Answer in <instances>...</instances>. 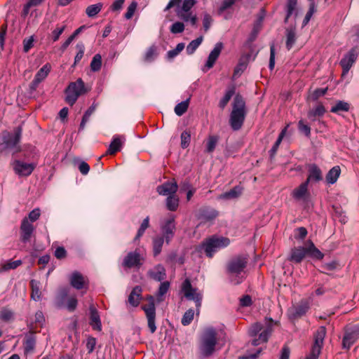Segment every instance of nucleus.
Instances as JSON below:
<instances>
[{
  "label": "nucleus",
  "instance_id": "obj_56",
  "mask_svg": "<svg viewBox=\"0 0 359 359\" xmlns=\"http://www.w3.org/2000/svg\"><path fill=\"white\" fill-rule=\"evenodd\" d=\"M194 311L191 309L187 310L182 316L181 323L183 325H189L194 319Z\"/></svg>",
  "mask_w": 359,
  "mask_h": 359
},
{
  "label": "nucleus",
  "instance_id": "obj_40",
  "mask_svg": "<svg viewBox=\"0 0 359 359\" xmlns=\"http://www.w3.org/2000/svg\"><path fill=\"white\" fill-rule=\"evenodd\" d=\"M248 64V59H246L245 57H241L237 65L234 69L233 76L234 78L240 76L241 74L246 69Z\"/></svg>",
  "mask_w": 359,
  "mask_h": 359
},
{
  "label": "nucleus",
  "instance_id": "obj_62",
  "mask_svg": "<svg viewBox=\"0 0 359 359\" xmlns=\"http://www.w3.org/2000/svg\"><path fill=\"white\" fill-rule=\"evenodd\" d=\"M40 215H41V210L39 208H34V210H32L28 215V221L29 220V222L32 223V222H36V220L39 219V218L40 217Z\"/></svg>",
  "mask_w": 359,
  "mask_h": 359
},
{
  "label": "nucleus",
  "instance_id": "obj_2",
  "mask_svg": "<svg viewBox=\"0 0 359 359\" xmlns=\"http://www.w3.org/2000/svg\"><path fill=\"white\" fill-rule=\"evenodd\" d=\"M306 256L313 259L322 260L325 255L316 247L311 240H308L305 246L292 248L287 259L294 264H299Z\"/></svg>",
  "mask_w": 359,
  "mask_h": 359
},
{
  "label": "nucleus",
  "instance_id": "obj_14",
  "mask_svg": "<svg viewBox=\"0 0 359 359\" xmlns=\"http://www.w3.org/2000/svg\"><path fill=\"white\" fill-rule=\"evenodd\" d=\"M359 54V48L353 47L341 60L339 64L343 69V75L348 72Z\"/></svg>",
  "mask_w": 359,
  "mask_h": 359
},
{
  "label": "nucleus",
  "instance_id": "obj_52",
  "mask_svg": "<svg viewBox=\"0 0 359 359\" xmlns=\"http://www.w3.org/2000/svg\"><path fill=\"white\" fill-rule=\"evenodd\" d=\"M102 67V56L100 54H96L93 57L90 62V69L93 72H98Z\"/></svg>",
  "mask_w": 359,
  "mask_h": 359
},
{
  "label": "nucleus",
  "instance_id": "obj_41",
  "mask_svg": "<svg viewBox=\"0 0 359 359\" xmlns=\"http://www.w3.org/2000/svg\"><path fill=\"white\" fill-rule=\"evenodd\" d=\"M158 55V48L155 44L151 45L146 51L144 60L147 62H151Z\"/></svg>",
  "mask_w": 359,
  "mask_h": 359
},
{
  "label": "nucleus",
  "instance_id": "obj_6",
  "mask_svg": "<svg viewBox=\"0 0 359 359\" xmlns=\"http://www.w3.org/2000/svg\"><path fill=\"white\" fill-rule=\"evenodd\" d=\"M230 244V240L226 237L212 236L205 239L198 248L197 251H204L205 255L212 258L218 250L227 247Z\"/></svg>",
  "mask_w": 359,
  "mask_h": 359
},
{
  "label": "nucleus",
  "instance_id": "obj_44",
  "mask_svg": "<svg viewBox=\"0 0 359 359\" xmlns=\"http://www.w3.org/2000/svg\"><path fill=\"white\" fill-rule=\"evenodd\" d=\"M50 65L47 63L44 65L35 74L34 79L41 82L43 81L48 75L50 71Z\"/></svg>",
  "mask_w": 359,
  "mask_h": 359
},
{
  "label": "nucleus",
  "instance_id": "obj_23",
  "mask_svg": "<svg viewBox=\"0 0 359 359\" xmlns=\"http://www.w3.org/2000/svg\"><path fill=\"white\" fill-rule=\"evenodd\" d=\"M219 215L217 210L210 207H203L198 211V219L207 222H212Z\"/></svg>",
  "mask_w": 359,
  "mask_h": 359
},
{
  "label": "nucleus",
  "instance_id": "obj_59",
  "mask_svg": "<svg viewBox=\"0 0 359 359\" xmlns=\"http://www.w3.org/2000/svg\"><path fill=\"white\" fill-rule=\"evenodd\" d=\"M170 30L172 34L182 33L184 30V25L181 22H176L171 25Z\"/></svg>",
  "mask_w": 359,
  "mask_h": 359
},
{
  "label": "nucleus",
  "instance_id": "obj_34",
  "mask_svg": "<svg viewBox=\"0 0 359 359\" xmlns=\"http://www.w3.org/2000/svg\"><path fill=\"white\" fill-rule=\"evenodd\" d=\"M179 202L180 199L176 194L168 196L165 199L166 208L172 212L176 211L179 207Z\"/></svg>",
  "mask_w": 359,
  "mask_h": 359
},
{
  "label": "nucleus",
  "instance_id": "obj_45",
  "mask_svg": "<svg viewBox=\"0 0 359 359\" xmlns=\"http://www.w3.org/2000/svg\"><path fill=\"white\" fill-rule=\"evenodd\" d=\"M297 5V0H287L286 4V16L284 22L287 23L290 17L294 13Z\"/></svg>",
  "mask_w": 359,
  "mask_h": 359
},
{
  "label": "nucleus",
  "instance_id": "obj_29",
  "mask_svg": "<svg viewBox=\"0 0 359 359\" xmlns=\"http://www.w3.org/2000/svg\"><path fill=\"white\" fill-rule=\"evenodd\" d=\"M264 19V15H260L254 24L252 30L251 31L246 43L251 44L257 37V35L261 29L262 23Z\"/></svg>",
  "mask_w": 359,
  "mask_h": 359
},
{
  "label": "nucleus",
  "instance_id": "obj_43",
  "mask_svg": "<svg viewBox=\"0 0 359 359\" xmlns=\"http://www.w3.org/2000/svg\"><path fill=\"white\" fill-rule=\"evenodd\" d=\"M242 191V187L236 186L231 189H230L229 191H226L224 194H223L222 198L226 199L236 198L241 195Z\"/></svg>",
  "mask_w": 359,
  "mask_h": 359
},
{
  "label": "nucleus",
  "instance_id": "obj_61",
  "mask_svg": "<svg viewBox=\"0 0 359 359\" xmlns=\"http://www.w3.org/2000/svg\"><path fill=\"white\" fill-rule=\"evenodd\" d=\"M67 252L65 248L62 246L57 247L54 252V256L57 259H63L67 257Z\"/></svg>",
  "mask_w": 359,
  "mask_h": 359
},
{
  "label": "nucleus",
  "instance_id": "obj_24",
  "mask_svg": "<svg viewBox=\"0 0 359 359\" xmlns=\"http://www.w3.org/2000/svg\"><path fill=\"white\" fill-rule=\"evenodd\" d=\"M36 337L32 332H27L25 334V340L23 341L24 353L27 355L34 351L36 347Z\"/></svg>",
  "mask_w": 359,
  "mask_h": 359
},
{
  "label": "nucleus",
  "instance_id": "obj_17",
  "mask_svg": "<svg viewBox=\"0 0 359 359\" xmlns=\"http://www.w3.org/2000/svg\"><path fill=\"white\" fill-rule=\"evenodd\" d=\"M310 308L306 299H302L296 306L289 309V316L292 319H297L304 316Z\"/></svg>",
  "mask_w": 359,
  "mask_h": 359
},
{
  "label": "nucleus",
  "instance_id": "obj_26",
  "mask_svg": "<svg viewBox=\"0 0 359 359\" xmlns=\"http://www.w3.org/2000/svg\"><path fill=\"white\" fill-rule=\"evenodd\" d=\"M142 288L137 285L133 287L130 294L128 296V303L133 307H137L140 304V302L142 299Z\"/></svg>",
  "mask_w": 359,
  "mask_h": 359
},
{
  "label": "nucleus",
  "instance_id": "obj_27",
  "mask_svg": "<svg viewBox=\"0 0 359 359\" xmlns=\"http://www.w3.org/2000/svg\"><path fill=\"white\" fill-rule=\"evenodd\" d=\"M90 325L93 327L94 330L101 331L102 330V323L100 318V315L95 308L93 306L90 307Z\"/></svg>",
  "mask_w": 359,
  "mask_h": 359
},
{
  "label": "nucleus",
  "instance_id": "obj_9",
  "mask_svg": "<svg viewBox=\"0 0 359 359\" xmlns=\"http://www.w3.org/2000/svg\"><path fill=\"white\" fill-rule=\"evenodd\" d=\"M182 290L184 292V297L189 300L194 301L196 306L197 313H199V308L201 306L203 295L196 292L197 289L192 287L191 281L189 278H186L182 283Z\"/></svg>",
  "mask_w": 359,
  "mask_h": 359
},
{
  "label": "nucleus",
  "instance_id": "obj_15",
  "mask_svg": "<svg viewBox=\"0 0 359 359\" xmlns=\"http://www.w3.org/2000/svg\"><path fill=\"white\" fill-rule=\"evenodd\" d=\"M20 241L22 243H27L30 242L32 237L34 236V226L29 221H28L27 217L22 219L20 226Z\"/></svg>",
  "mask_w": 359,
  "mask_h": 359
},
{
  "label": "nucleus",
  "instance_id": "obj_55",
  "mask_svg": "<svg viewBox=\"0 0 359 359\" xmlns=\"http://www.w3.org/2000/svg\"><path fill=\"white\" fill-rule=\"evenodd\" d=\"M297 127L299 131L306 137H309L311 136V127L306 124L304 120L301 119L298 121Z\"/></svg>",
  "mask_w": 359,
  "mask_h": 359
},
{
  "label": "nucleus",
  "instance_id": "obj_64",
  "mask_svg": "<svg viewBox=\"0 0 359 359\" xmlns=\"http://www.w3.org/2000/svg\"><path fill=\"white\" fill-rule=\"evenodd\" d=\"M327 88L316 89L311 95L312 100L316 101L320 97L325 95L327 92Z\"/></svg>",
  "mask_w": 359,
  "mask_h": 359
},
{
  "label": "nucleus",
  "instance_id": "obj_5",
  "mask_svg": "<svg viewBox=\"0 0 359 359\" xmlns=\"http://www.w3.org/2000/svg\"><path fill=\"white\" fill-rule=\"evenodd\" d=\"M246 115L245 102L240 94H237L233 103V109L230 114L229 123L233 130L241 128Z\"/></svg>",
  "mask_w": 359,
  "mask_h": 359
},
{
  "label": "nucleus",
  "instance_id": "obj_50",
  "mask_svg": "<svg viewBox=\"0 0 359 359\" xmlns=\"http://www.w3.org/2000/svg\"><path fill=\"white\" fill-rule=\"evenodd\" d=\"M149 226V217L147 216L144 218L137 230V233L135 237V241L139 240L144 233L146 229Z\"/></svg>",
  "mask_w": 359,
  "mask_h": 359
},
{
  "label": "nucleus",
  "instance_id": "obj_32",
  "mask_svg": "<svg viewBox=\"0 0 359 359\" xmlns=\"http://www.w3.org/2000/svg\"><path fill=\"white\" fill-rule=\"evenodd\" d=\"M29 284H30V287H31V290H32L31 298L36 302L39 301L41 299V292L40 290V286H41L40 282L35 279H32L30 280Z\"/></svg>",
  "mask_w": 359,
  "mask_h": 359
},
{
  "label": "nucleus",
  "instance_id": "obj_33",
  "mask_svg": "<svg viewBox=\"0 0 359 359\" xmlns=\"http://www.w3.org/2000/svg\"><path fill=\"white\" fill-rule=\"evenodd\" d=\"M341 173V168L339 165L334 166L326 175L325 179L328 184H333L339 178Z\"/></svg>",
  "mask_w": 359,
  "mask_h": 359
},
{
  "label": "nucleus",
  "instance_id": "obj_37",
  "mask_svg": "<svg viewBox=\"0 0 359 359\" xmlns=\"http://www.w3.org/2000/svg\"><path fill=\"white\" fill-rule=\"evenodd\" d=\"M350 109V104L343 101L338 100L336 104L332 107L330 111L332 113L339 114L341 111H348Z\"/></svg>",
  "mask_w": 359,
  "mask_h": 359
},
{
  "label": "nucleus",
  "instance_id": "obj_47",
  "mask_svg": "<svg viewBox=\"0 0 359 359\" xmlns=\"http://www.w3.org/2000/svg\"><path fill=\"white\" fill-rule=\"evenodd\" d=\"M203 41V36H201L197 39L191 41L187 46L186 51L188 55H192L201 44Z\"/></svg>",
  "mask_w": 359,
  "mask_h": 359
},
{
  "label": "nucleus",
  "instance_id": "obj_7",
  "mask_svg": "<svg viewBox=\"0 0 359 359\" xmlns=\"http://www.w3.org/2000/svg\"><path fill=\"white\" fill-rule=\"evenodd\" d=\"M88 91L89 89L85 86L82 79L79 78L74 82H70L66 88L65 90V101L70 106H73L79 96L86 94Z\"/></svg>",
  "mask_w": 359,
  "mask_h": 359
},
{
  "label": "nucleus",
  "instance_id": "obj_49",
  "mask_svg": "<svg viewBox=\"0 0 359 359\" xmlns=\"http://www.w3.org/2000/svg\"><path fill=\"white\" fill-rule=\"evenodd\" d=\"M189 100H190V98H188L186 100L178 103L175 107V109H174L175 113L177 116H182L187 111L189 104Z\"/></svg>",
  "mask_w": 359,
  "mask_h": 359
},
{
  "label": "nucleus",
  "instance_id": "obj_53",
  "mask_svg": "<svg viewBox=\"0 0 359 359\" xmlns=\"http://www.w3.org/2000/svg\"><path fill=\"white\" fill-rule=\"evenodd\" d=\"M14 318V313L9 309L3 308L0 311V319L4 322H8Z\"/></svg>",
  "mask_w": 359,
  "mask_h": 359
},
{
  "label": "nucleus",
  "instance_id": "obj_46",
  "mask_svg": "<svg viewBox=\"0 0 359 359\" xmlns=\"http://www.w3.org/2000/svg\"><path fill=\"white\" fill-rule=\"evenodd\" d=\"M103 6L102 3H97L96 4H93L88 6L86 9V15L89 18H93L97 15L100 11L102 10Z\"/></svg>",
  "mask_w": 359,
  "mask_h": 359
},
{
  "label": "nucleus",
  "instance_id": "obj_11",
  "mask_svg": "<svg viewBox=\"0 0 359 359\" xmlns=\"http://www.w3.org/2000/svg\"><path fill=\"white\" fill-rule=\"evenodd\" d=\"M277 321H274L271 318H265V328L259 333L257 338H255L252 341V345L257 346L262 343H266L273 331V326L277 324Z\"/></svg>",
  "mask_w": 359,
  "mask_h": 359
},
{
  "label": "nucleus",
  "instance_id": "obj_13",
  "mask_svg": "<svg viewBox=\"0 0 359 359\" xmlns=\"http://www.w3.org/2000/svg\"><path fill=\"white\" fill-rule=\"evenodd\" d=\"M143 264V258L137 250L129 252L122 262V266L125 269H140Z\"/></svg>",
  "mask_w": 359,
  "mask_h": 359
},
{
  "label": "nucleus",
  "instance_id": "obj_20",
  "mask_svg": "<svg viewBox=\"0 0 359 359\" xmlns=\"http://www.w3.org/2000/svg\"><path fill=\"white\" fill-rule=\"evenodd\" d=\"M70 285L76 290L88 289V280L79 271H74L69 278Z\"/></svg>",
  "mask_w": 359,
  "mask_h": 359
},
{
  "label": "nucleus",
  "instance_id": "obj_10",
  "mask_svg": "<svg viewBox=\"0 0 359 359\" xmlns=\"http://www.w3.org/2000/svg\"><path fill=\"white\" fill-rule=\"evenodd\" d=\"M161 237L165 238V242L169 245L175 236L176 231L175 217L171 215L161 224Z\"/></svg>",
  "mask_w": 359,
  "mask_h": 359
},
{
  "label": "nucleus",
  "instance_id": "obj_38",
  "mask_svg": "<svg viewBox=\"0 0 359 359\" xmlns=\"http://www.w3.org/2000/svg\"><path fill=\"white\" fill-rule=\"evenodd\" d=\"M296 32L294 28H288L286 29V48L290 50L296 42Z\"/></svg>",
  "mask_w": 359,
  "mask_h": 359
},
{
  "label": "nucleus",
  "instance_id": "obj_25",
  "mask_svg": "<svg viewBox=\"0 0 359 359\" xmlns=\"http://www.w3.org/2000/svg\"><path fill=\"white\" fill-rule=\"evenodd\" d=\"M309 175L306 182H320L323 180L322 171L320 168L315 163L309 165Z\"/></svg>",
  "mask_w": 359,
  "mask_h": 359
},
{
  "label": "nucleus",
  "instance_id": "obj_18",
  "mask_svg": "<svg viewBox=\"0 0 359 359\" xmlns=\"http://www.w3.org/2000/svg\"><path fill=\"white\" fill-rule=\"evenodd\" d=\"M223 43L222 42H218L215 44L214 48L211 50L208 55L205 66L202 68V71L203 72H206L214 66L215 62L221 53Z\"/></svg>",
  "mask_w": 359,
  "mask_h": 359
},
{
  "label": "nucleus",
  "instance_id": "obj_57",
  "mask_svg": "<svg viewBox=\"0 0 359 359\" xmlns=\"http://www.w3.org/2000/svg\"><path fill=\"white\" fill-rule=\"evenodd\" d=\"M76 48L79 50V51L74 57V62L73 66H75L82 59L85 50L84 44L82 42L78 43L76 44Z\"/></svg>",
  "mask_w": 359,
  "mask_h": 359
},
{
  "label": "nucleus",
  "instance_id": "obj_48",
  "mask_svg": "<svg viewBox=\"0 0 359 359\" xmlns=\"http://www.w3.org/2000/svg\"><path fill=\"white\" fill-rule=\"evenodd\" d=\"M265 328V325H263L261 323H255L251 325L248 330V334L251 337H255L258 334H259L260 332H262Z\"/></svg>",
  "mask_w": 359,
  "mask_h": 359
},
{
  "label": "nucleus",
  "instance_id": "obj_42",
  "mask_svg": "<svg viewBox=\"0 0 359 359\" xmlns=\"http://www.w3.org/2000/svg\"><path fill=\"white\" fill-rule=\"evenodd\" d=\"M325 111L326 110L325 107L322 104H320L316 108L313 109L312 110H310L308 112L307 116L309 118L314 121L316 117L323 116L325 114Z\"/></svg>",
  "mask_w": 359,
  "mask_h": 359
},
{
  "label": "nucleus",
  "instance_id": "obj_22",
  "mask_svg": "<svg viewBox=\"0 0 359 359\" xmlns=\"http://www.w3.org/2000/svg\"><path fill=\"white\" fill-rule=\"evenodd\" d=\"M178 189L177 183L175 181H167L156 188V191L159 195L170 196L176 194Z\"/></svg>",
  "mask_w": 359,
  "mask_h": 359
},
{
  "label": "nucleus",
  "instance_id": "obj_36",
  "mask_svg": "<svg viewBox=\"0 0 359 359\" xmlns=\"http://www.w3.org/2000/svg\"><path fill=\"white\" fill-rule=\"evenodd\" d=\"M219 137L218 135H209L206 144L205 152L208 154L212 153L219 142Z\"/></svg>",
  "mask_w": 359,
  "mask_h": 359
},
{
  "label": "nucleus",
  "instance_id": "obj_60",
  "mask_svg": "<svg viewBox=\"0 0 359 359\" xmlns=\"http://www.w3.org/2000/svg\"><path fill=\"white\" fill-rule=\"evenodd\" d=\"M137 3L136 1H133L129 5V6L127 8V11L125 13V18L127 20H129V19L133 18V15L135 13V10L137 8Z\"/></svg>",
  "mask_w": 359,
  "mask_h": 359
},
{
  "label": "nucleus",
  "instance_id": "obj_31",
  "mask_svg": "<svg viewBox=\"0 0 359 359\" xmlns=\"http://www.w3.org/2000/svg\"><path fill=\"white\" fill-rule=\"evenodd\" d=\"M235 92L236 87L234 85H231L227 88L224 97L219 102L218 106L221 109H224L226 107L229 100L235 94Z\"/></svg>",
  "mask_w": 359,
  "mask_h": 359
},
{
  "label": "nucleus",
  "instance_id": "obj_4",
  "mask_svg": "<svg viewBox=\"0 0 359 359\" xmlns=\"http://www.w3.org/2000/svg\"><path fill=\"white\" fill-rule=\"evenodd\" d=\"M217 344V333L215 328L208 327L203 332L198 343V357L205 359L215 351Z\"/></svg>",
  "mask_w": 359,
  "mask_h": 359
},
{
  "label": "nucleus",
  "instance_id": "obj_8",
  "mask_svg": "<svg viewBox=\"0 0 359 359\" xmlns=\"http://www.w3.org/2000/svg\"><path fill=\"white\" fill-rule=\"evenodd\" d=\"M145 299L148 301L147 304L142 305V309L144 311L147 320V325L151 333H154L156 330V306H155V299L152 295H147Z\"/></svg>",
  "mask_w": 359,
  "mask_h": 359
},
{
  "label": "nucleus",
  "instance_id": "obj_51",
  "mask_svg": "<svg viewBox=\"0 0 359 359\" xmlns=\"http://www.w3.org/2000/svg\"><path fill=\"white\" fill-rule=\"evenodd\" d=\"M181 143L180 146L182 149H187L191 142V132L189 130H184L180 135Z\"/></svg>",
  "mask_w": 359,
  "mask_h": 359
},
{
  "label": "nucleus",
  "instance_id": "obj_21",
  "mask_svg": "<svg viewBox=\"0 0 359 359\" xmlns=\"http://www.w3.org/2000/svg\"><path fill=\"white\" fill-rule=\"evenodd\" d=\"M326 333L327 330L325 326L319 327L314 333V342L311 348L312 350H314V352H321Z\"/></svg>",
  "mask_w": 359,
  "mask_h": 359
},
{
  "label": "nucleus",
  "instance_id": "obj_12",
  "mask_svg": "<svg viewBox=\"0 0 359 359\" xmlns=\"http://www.w3.org/2000/svg\"><path fill=\"white\" fill-rule=\"evenodd\" d=\"M359 339V325H353L346 327L342 339V348L349 350L350 348Z\"/></svg>",
  "mask_w": 359,
  "mask_h": 359
},
{
  "label": "nucleus",
  "instance_id": "obj_58",
  "mask_svg": "<svg viewBox=\"0 0 359 359\" xmlns=\"http://www.w3.org/2000/svg\"><path fill=\"white\" fill-rule=\"evenodd\" d=\"M170 285L169 281H161L157 292V297H159L165 295L169 290Z\"/></svg>",
  "mask_w": 359,
  "mask_h": 359
},
{
  "label": "nucleus",
  "instance_id": "obj_16",
  "mask_svg": "<svg viewBox=\"0 0 359 359\" xmlns=\"http://www.w3.org/2000/svg\"><path fill=\"white\" fill-rule=\"evenodd\" d=\"M12 165L15 174L25 177L29 176L36 168L34 163H27L20 160H15Z\"/></svg>",
  "mask_w": 359,
  "mask_h": 359
},
{
  "label": "nucleus",
  "instance_id": "obj_35",
  "mask_svg": "<svg viewBox=\"0 0 359 359\" xmlns=\"http://www.w3.org/2000/svg\"><path fill=\"white\" fill-rule=\"evenodd\" d=\"M165 238L161 236H157L152 239L153 255L154 257L158 256L162 251L163 245Z\"/></svg>",
  "mask_w": 359,
  "mask_h": 359
},
{
  "label": "nucleus",
  "instance_id": "obj_54",
  "mask_svg": "<svg viewBox=\"0 0 359 359\" xmlns=\"http://www.w3.org/2000/svg\"><path fill=\"white\" fill-rule=\"evenodd\" d=\"M65 28H66V25L57 27L55 29H53L52 31V32L49 35V38L53 41V42L57 41L59 40L61 34L65 31Z\"/></svg>",
  "mask_w": 359,
  "mask_h": 359
},
{
  "label": "nucleus",
  "instance_id": "obj_3",
  "mask_svg": "<svg viewBox=\"0 0 359 359\" xmlns=\"http://www.w3.org/2000/svg\"><path fill=\"white\" fill-rule=\"evenodd\" d=\"M22 128L19 126L14 128L13 133L4 130L0 136V153L12 151L13 154L21 151L20 142L22 137Z\"/></svg>",
  "mask_w": 359,
  "mask_h": 359
},
{
  "label": "nucleus",
  "instance_id": "obj_28",
  "mask_svg": "<svg viewBox=\"0 0 359 359\" xmlns=\"http://www.w3.org/2000/svg\"><path fill=\"white\" fill-rule=\"evenodd\" d=\"M308 182L305 181L302 182L297 188L294 189L292 191V196L297 200L304 198L306 196H309L308 191Z\"/></svg>",
  "mask_w": 359,
  "mask_h": 359
},
{
  "label": "nucleus",
  "instance_id": "obj_39",
  "mask_svg": "<svg viewBox=\"0 0 359 359\" xmlns=\"http://www.w3.org/2000/svg\"><path fill=\"white\" fill-rule=\"evenodd\" d=\"M22 264V261L21 259L15 261L9 259L6 263L0 264V273L5 272L11 269H15Z\"/></svg>",
  "mask_w": 359,
  "mask_h": 359
},
{
  "label": "nucleus",
  "instance_id": "obj_1",
  "mask_svg": "<svg viewBox=\"0 0 359 359\" xmlns=\"http://www.w3.org/2000/svg\"><path fill=\"white\" fill-rule=\"evenodd\" d=\"M248 263V257L243 255L234 256L229 260L226 265V273L231 283L237 285L243 282L245 278L244 270Z\"/></svg>",
  "mask_w": 359,
  "mask_h": 359
},
{
  "label": "nucleus",
  "instance_id": "obj_63",
  "mask_svg": "<svg viewBox=\"0 0 359 359\" xmlns=\"http://www.w3.org/2000/svg\"><path fill=\"white\" fill-rule=\"evenodd\" d=\"M333 208L334 209L336 216L339 218V222L342 224L346 223L348 219L342 209L341 208H337L334 206Z\"/></svg>",
  "mask_w": 359,
  "mask_h": 359
},
{
  "label": "nucleus",
  "instance_id": "obj_30",
  "mask_svg": "<svg viewBox=\"0 0 359 359\" xmlns=\"http://www.w3.org/2000/svg\"><path fill=\"white\" fill-rule=\"evenodd\" d=\"M122 144L123 142L121 140V137L118 135L114 136L112 141L107 149V154L110 155L115 154L121 150Z\"/></svg>",
  "mask_w": 359,
  "mask_h": 359
},
{
  "label": "nucleus",
  "instance_id": "obj_19",
  "mask_svg": "<svg viewBox=\"0 0 359 359\" xmlns=\"http://www.w3.org/2000/svg\"><path fill=\"white\" fill-rule=\"evenodd\" d=\"M148 278L156 282H161L166 278V270L161 264L155 265L147 273Z\"/></svg>",
  "mask_w": 359,
  "mask_h": 359
}]
</instances>
